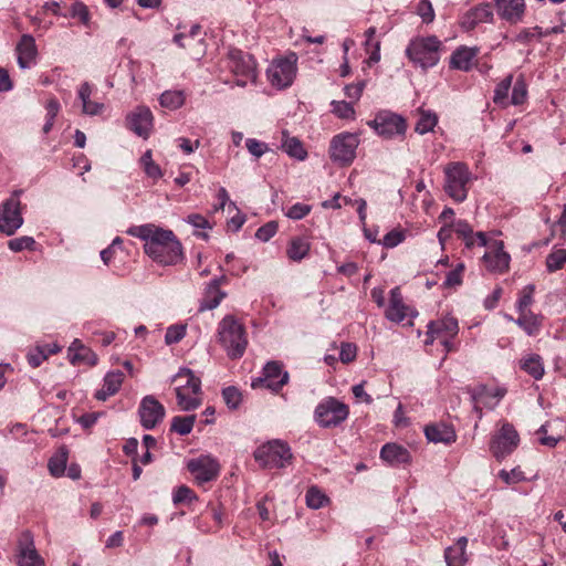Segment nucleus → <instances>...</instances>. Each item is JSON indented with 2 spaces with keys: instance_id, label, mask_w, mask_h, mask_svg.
I'll list each match as a JSON object with an SVG mask.
<instances>
[{
  "instance_id": "nucleus-61",
  "label": "nucleus",
  "mask_w": 566,
  "mask_h": 566,
  "mask_svg": "<svg viewBox=\"0 0 566 566\" xmlns=\"http://www.w3.org/2000/svg\"><path fill=\"white\" fill-rule=\"evenodd\" d=\"M357 348L354 344L344 343L340 347L339 359L345 363H352L356 358Z\"/></svg>"
},
{
  "instance_id": "nucleus-25",
  "label": "nucleus",
  "mask_w": 566,
  "mask_h": 566,
  "mask_svg": "<svg viewBox=\"0 0 566 566\" xmlns=\"http://www.w3.org/2000/svg\"><path fill=\"white\" fill-rule=\"evenodd\" d=\"M493 18L492 7L489 3H482L471 9L462 20V27L467 30H472L476 24L482 22H490Z\"/></svg>"
},
{
  "instance_id": "nucleus-31",
  "label": "nucleus",
  "mask_w": 566,
  "mask_h": 566,
  "mask_svg": "<svg viewBox=\"0 0 566 566\" xmlns=\"http://www.w3.org/2000/svg\"><path fill=\"white\" fill-rule=\"evenodd\" d=\"M468 545V538L460 537L453 546H450L444 552V558L448 566H463L468 558L465 555V548Z\"/></svg>"
},
{
  "instance_id": "nucleus-13",
  "label": "nucleus",
  "mask_w": 566,
  "mask_h": 566,
  "mask_svg": "<svg viewBox=\"0 0 566 566\" xmlns=\"http://www.w3.org/2000/svg\"><path fill=\"white\" fill-rule=\"evenodd\" d=\"M520 437L514 427L504 423L499 433L491 441V451L496 459H503L512 453L518 446Z\"/></svg>"
},
{
  "instance_id": "nucleus-64",
  "label": "nucleus",
  "mask_w": 566,
  "mask_h": 566,
  "mask_svg": "<svg viewBox=\"0 0 566 566\" xmlns=\"http://www.w3.org/2000/svg\"><path fill=\"white\" fill-rule=\"evenodd\" d=\"M72 14L74 18H78L80 21L84 24H87L90 19V13L87 7L82 2H76L72 7Z\"/></svg>"
},
{
  "instance_id": "nucleus-5",
  "label": "nucleus",
  "mask_w": 566,
  "mask_h": 566,
  "mask_svg": "<svg viewBox=\"0 0 566 566\" xmlns=\"http://www.w3.org/2000/svg\"><path fill=\"white\" fill-rule=\"evenodd\" d=\"M172 381L177 384L175 391L177 403L181 410H195L201 405V399H186L185 397L187 390H191L195 396L201 394V381L193 375L192 370L188 368L180 369Z\"/></svg>"
},
{
  "instance_id": "nucleus-39",
  "label": "nucleus",
  "mask_w": 566,
  "mask_h": 566,
  "mask_svg": "<svg viewBox=\"0 0 566 566\" xmlns=\"http://www.w3.org/2000/svg\"><path fill=\"white\" fill-rule=\"evenodd\" d=\"M196 416H176L171 420V431L177 432L180 436L189 434L193 428Z\"/></svg>"
},
{
  "instance_id": "nucleus-38",
  "label": "nucleus",
  "mask_w": 566,
  "mask_h": 566,
  "mask_svg": "<svg viewBox=\"0 0 566 566\" xmlns=\"http://www.w3.org/2000/svg\"><path fill=\"white\" fill-rule=\"evenodd\" d=\"M419 113L420 117L416 124V132L421 135L431 132L438 123L436 113L424 109H420Z\"/></svg>"
},
{
  "instance_id": "nucleus-30",
  "label": "nucleus",
  "mask_w": 566,
  "mask_h": 566,
  "mask_svg": "<svg viewBox=\"0 0 566 566\" xmlns=\"http://www.w3.org/2000/svg\"><path fill=\"white\" fill-rule=\"evenodd\" d=\"M478 54L476 48L461 46L455 50L451 56L450 65L453 69L469 71L473 64V60Z\"/></svg>"
},
{
  "instance_id": "nucleus-4",
  "label": "nucleus",
  "mask_w": 566,
  "mask_h": 566,
  "mask_svg": "<svg viewBox=\"0 0 566 566\" xmlns=\"http://www.w3.org/2000/svg\"><path fill=\"white\" fill-rule=\"evenodd\" d=\"M254 459L262 468L279 469L290 462L292 453L287 443L274 439L256 448Z\"/></svg>"
},
{
  "instance_id": "nucleus-35",
  "label": "nucleus",
  "mask_w": 566,
  "mask_h": 566,
  "mask_svg": "<svg viewBox=\"0 0 566 566\" xmlns=\"http://www.w3.org/2000/svg\"><path fill=\"white\" fill-rule=\"evenodd\" d=\"M74 349H77V352L75 354H73L71 357L72 364H75L78 361H84L91 366L96 365V363H97L96 354L93 353L91 349L84 347L77 339H75L72 343V345L70 347V352H72Z\"/></svg>"
},
{
  "instance_id": "nucleus-41",
  "label": "nucleus",
  "mask_w": 566,
  "mask_h": 566,
  "mask_svg": "<svg viewBox=\"0 0 566 566\" xmlns=\"http://www.w3.org/2000/svg\"><path fill=\"white\" fill-rule=\"evenodd\" d=\"M534 292L535 286L533 284H528L522 289L516 304L517 312L531 311L530 307L534 302Z\"/></svg>"
},
{
  "instance_id": "nucleus-47",
  "label": "nucleus",
  "mask_w": 566,
  "mask_h": 566,
  "mask_svg": "<svg viewBox=\"0 0 566 566\" xmlns=\"http://www.w3.org/2000/svg\"><path fill=\"white\" fill-rule=\"evenodd\" d=\"M566 263V250L560 249L548 254L546 265L548 271L554 272L563 268Z\"/></svg>"
},
{
  "instance_id": "nucleus-29",
  "label": "nucleus",
  "mask_w": 566,
  "mask_h": 566,
  "mask_svg": "<svg viewBox=\"0 0 566 566\" xmlns=\"http://www.w3.org/2000/svg\"><path fill=\"white\" fill-rule=\"evenodd\" d=\"M221 280L222 279H214L208 284L200 303V311L213 310L223 300L226 293L220 290Z\"/></svg>"
},
{
  "instance_id": "nucleus-59",
  "label": "nucleus",
  "mask_w": 566,
  "mask_h": 566,
  "mask_svg": "<svg viewBox=\"0 0 566 566\" xmlns=\"http://www.w3.org/2000/svg\"><path fill=\"white\" fill-rule=\"evenodd\" d=\"M467 248L472 249L474 247H485L486 237L484 232H472L467 238L462 239Z\"/></svg>"
},
{
  "instance_id": "nucleus-58",
  "label": "nucleus",
  "mask_w": 566,
  "mask_h": 566,
  "mask_svg": "<svg viewBox=\"0 0 566 566\" xmlns=\"http://www.w3.org/2000/svg\"><path fill=\"white\" fill-rule=\"evenodd\" d=\"M464 270V265L462 263L458 264V266L450 271L448 274H447V277H446V281H444V286L447 287H453V286H458L462 283V279H461V274Z\"/></svg>"
},
{
  "instance_id": "nucleus-22",
  "label": "nucleus",
  "mask_w": 566,
  "mask_h": 566,
  "mask_svg": "<svg viewBox=\"0 0 566 566\" xmlns=\"http://www.w3.org/2000/svg\"><path fill=\"white\" fill-rule=\"evenodd\" d=\"M497 14L511 22L516 23L522 20L525 11L524 0H494Z\"/></svg>"
},
{
  "instance_id": "nucleus-8",
  "label": "nucleus",
  "mask_w": 566,
  "mask_h": 566,
  "mask_svg": "<svg viewBox=\"0 0 566 566\" xmlns=\"http://www.w3.org/2000/svg\"><path fill=\"white\" fill-rule=\"evenodd\" d=\"M348 413L347 405L329 397L319 402L315 408V420L323 428L337 427L347 419Z\"/></svg>"
},
{
  "instance_id": "nucleus-10",
  "label": "nucleus",
  "mask_w": 566,
  "mask_h": 566,
  "mask_svg": "<svg viewBox=\"0 0 566 566\" xmlns=\"http://www.w3.org/2000/svg\"><path fill=\"white\" fill-rule=\"evenodd\" d=\"M368 125L373 127L379 136L386 139H390L397 135H405L407 129L403 117L389 111L379 112L373 120L368 122Z\"/></svg>"
},
{
  "instance_id": "nucleus-48",
  "label": "nucleus",
  "mask_w": 566,
  "mask_h": 566,
  "mask_svg": "<svg viewBox=\"0 0 566 566\" xmlns=\"http://www.w3.org/2000/svg\"><path fill=\"white\" fill-rule=\"evenodd\" d=\"M333 113L339 118L348 119L354 118L355 109L350 103L345 101L332 102Z\"/></svg>"
},
{
  "instance_id": "nucleus-26",
  "label": "nucleus",
  "mask_w": 566,
  "mask_h": 566,
  "mask_svg": "<svg viewBox=\"0 0 566 566\" xmlns=\"http://www.w3.org/2000/svg\"><path fill=\"white\" fill-rule=\"evenodd\" d=\"M124 381V374L119 370L109 371L104 378L102 389L97 390L95 398L105 401L108 397L114 396L122 387Z\"/></svg>"
},
{
  "instance_id": "nucleus-60",
  "label": "nucleus",
  "mask_w": 566,
  "mask_h": 566,
  "mask_svg": "<svg viewBox=\"0 0 566 566\" xmlns=\"http://www.w3.org/2000/svg\"><path fill=\"white\" fill-rule=\"evenodd\" d=\"M405 240V233L400 230H391L384 239L382 244L386 248H395Z\"/></svg>"
},
{
  "instance_id": "nucleus-52",
  "label": "nucleus",
  "mask_w": 566,
  "mask_h": 566,
  "mask_svg": "<svg viewBox=\"0 0 566 566\" xmlns=\"http://www.w3.org/2000/svg\"><path fill=\"white\" fill-rule=\"evenodd\" d=\"M245 147L249 153L256 158H260L269 150V147L265 143L255 138H248L245 142Z\"/></svg>"
},
{
  "instance_id": "nucleus-54",
  "label": "nucleus",
  "mask_w": 566,
  "mask_h": 566,
  "mask_svg": "<svg viewBox=\"0 0 566 566\" xmlns=\"http://www.w3.org/2000/svg\"><path fill=\"white\" fill-rule=\"evenodd\" d=\"M311 212V206L305 203L293 205L285 213V216L293 220H301Z\"/></svg>"
},
{
  "instance_id": "nucleus-45",
  "label": "nucleus",
  "mask_w": 566,
  "mask_h": 566,
  "mask_svg": "<svg viewBox=\"0 0 566 566\" xmlns=\"http://www.w3.org/2000/svg\"><path fill=\"white\" fill-rule=\"evenodd\" d=\"M486 396V387L485 386H479L472 391V401L474 402V411L478 413L479 419L482 418V409L480 405H483L485 407L492 408L494 403H489L485 401Z\"/></svg>"
},
{
  "instance_id": "nucleus-37",
  "label": "nucleus",
  "mask_w": 566,
  "mask_h": 566,
  "mask_svg": "<svg viewBox=\"0 0 566 566\" xmlns=\"http://www.w3.org/2000/svg\"><path fill=\"white\" fill-rule=\"evenodd\" d=\"M185 99L182 91H165L159 97V103L163 107L174 111L180 108Z\"/></svg>"
},
{
  "instance_id": "nucleus-32",
  "label": "nucleus",
  "mask_w": 566,
  "mask_h": 566,
  "mask_svg": "<svg viewBox=\"0 0 566 566\" xmlns=\"http://www.w3.org/2000/svg\"><path fill=\"white\" fill-rule=\"evenodd\" d=\"M281 148L293 158L304 160L307 151L304 149L302 143L296 137L289 136L287 132H282Z\"/></svg>"
},
{
  "instance_id": "nucleus-18",
  "label": "nucleus",
  "mask_w": 566,
  "mask_h": 566,
  "mask_svg": "<svg viewBox=\"0 0 566 566\" xmlns=\"http://www.w3.org/2000/svg\"><path fill=\"white\" fill-rule=\"evenodd\" d=\"M289 380V374L282 370V366L276 361H270L263 369V377L252 381V387H266L273 391H279Z\"/></svg>"
},
{
  "instance_id": "nucleus-19",
  "label": "nucleus",
  "mask_w": 566,
  "mask_h": 566,
  "mask_svg": "<svg viewBox=\"0 0 566 566\" xmlns=\"http://www.w3.org/2000/svg\"><path fill=\"white\" fill-rule=\"evenodd\" d=\"M411 310L403 303V298L399 287L390 291V300L385 317L394 323H401L406 317L411 315Z\"/></svg>"
},
{
  "instance_id": "nucleus-49",
  "label": "nucleus",
  "mask_w": 566,
  "mask_h": 566,
  "mask_svg": "<svg viewBox=\"0 0 566 566\" xmlns=\"http://www.w3.org/2000/svg\"><path fill=\"white\" fill-rule=\"evenodd\" d=\"M222 396L227 406L237 409L241 403V392L235 387H227L222 390Z\"/></svg>"
},
{
  "instance_id": "nucleus-50",
  "label": "nucleus",
  "mask_w": 566,
  "mask_h": 566,
  "mask_svg": "<svg viewBox=\"0 0 566 566\" xmlns=\"http://www.w3.org/2000/svg\"><path fill=\"white\" fill-rule=\"evenodd\" d=\"M186 335V327L184 325H172L167 328L165 342L167 345L180 342Z\"/></svg>"
},
{
  "instance_id": "nucleus-40",
  "label": "nucleus",
  "mask_w": 566,
  "mask_h": 566,
  "mask_svg": "<svg viewBox=\"0 0 566 566\" xmlns=\"http://www.w3.org/2000/svg\"><path fill=\"white\" fill-rule=\"evenodd\" d=\"M521 367L535 379H541L544 375V367L538 355H532L524 359Z\"/></svg>"
},
{
  "instance_id": "nucleus-14",
  "label": "nucleus",
  "mask_w": 566,
  "mask_h": 566,
  "mask_svg": "<svg viewBox=\"0 0 566 566\" xmlns=\"http://www.w3.org/2000/svg\"><path fill=\"white\" fill-rule=\"evenodd\" d=\"M138 415L142 427L150 430L164 420L166 409L154 396H145L139 403Z\"/></svg>"
},
{
  "instance_id": "nucleus-15",
  "label": "nucleus",
  "mask_w": 566,
  "mask_h": 566,
  "mask_svg": "<svg viewBox=\"0 0 566 566\" xmlns=\"http://www.w3.org/2000/svg\"><path fill=\"white\" fill-rule=\"evenodd\" d=\"M18 566H45L44 559L38 553L33 535L29 531L20 534L17 545Z\"/></svg>"
},
{
  "instance_id": "nucleus-55",
  "label": "nucleus",
  "mask_w": 566,
  "mask_h": 566,
  "mask_svg": "<svg viewBox=\"0 0 566 566\" xmlns=\"http://www.w3.org/2000/svg\"><path fill=\"white\" fill-rule=\"evenodd\" d=\"M277 231V223L274 222V221H271V222H268L266 224L262 226L261 228H259L255 232V237L263 241V242H266L269 241L272 237H274V234L276 233Z\"/></svg>"
},
{
  "instance_id": "nucleus-7",
  "label": "nucleus",
  "mask_w": 566,
  "mask_h": 566,
  "mask_svg": "<svg viewBox=\"0 0 566 566\" xmlns=\"http://www.w3.org/2000/svg\"><path fill=\"white\" fill-rule=\"evenodd\" d=\"M296 62L295 53L273 60L266 70V76L271 85L279 90L289 87L296 75Z\"/></svg>"
},
{
  "instance_id": "nucleus-46",
  "label": "nucleus",
  "mask_w": 566,
  "mask_h": 566,
  "mask_svg": "<svg viewBox=\"0 0 566 566\" xmlns=\"http://www.w3.org/2000/svg\"><path fill=\"white\" fill-rule=\"evenodd\" d=\"M8 247L13 252H20L23 250H34L35 241L32 237L23 235L20 238L11 239L8 242Z\"/></svg>"
},
{
  "instance_id": "nucleus-24",
  "label": "nucleus",
  "mask_w": 566,
  "mask_h": 566,
  "mask_svg": "<svg viewBox=\"0 0 566 566\" xmlns=\"http://www.w3.org/2000/svg\"><path fill=\"white\" fill-rule=\"evenodd\" d=\"M427 439L433 443L450 444L455 441L454 429L446 423H432L424 428Z\"/></svg>"
},
{
  "instance_id": "nucleus-51",
  "label": "nucleus",
  "mask_w": 566,
  "mask_h": 566,
  "mask_svg": "<svg viewBox=\"0 0 566 566\" xmlns=\"http://www.w3.org/2000/svg\"><path fill=\"white\" fill-rule=\"evenodd\" d=\"M512 80L513 76L509 75L501 83L497 84L494 91V103L499 104L504 102L511 88Z\"/></svg>"
},
{
  "instance_id": "nucleus-62",
  "label": "nucleus",
  "mask_w": 566,
  "mask_h": 566,
  "mask_svg": "<svg viewBox=\"0 0 566 566\" xmlns=\"http://www.w3.org/2000/svg\"><path fill=\"white\" fill-rule=\"evenodd\" d=\"M46 358L48 354L41 347H36L28 354V361L32 367H39Z\"/></svg>"
},
{
  "instance_id": "nucleus-6",
  "label": "nucleus",
  "mask_w": 566,
  "mask_h": 566,
  "mask_svg": "<svg viewBox=\"0 0 566 566\" xmlns=\"http://www.w3.org/2000/svg\"><path fill=\"white\" fill-rule=\"evenodd\" d=\"M447 193L455 201H464L468 196V184L471 172L462 163H451L444 168Z\"/></svg>"
},
{
  "instance_id": "nucleus-34",
  "label": "nucleus",
  "mask_w": 566,
  "mask_h": 566,
  "mask_svg": "<svg viewBox=\"0 0 566 566\" xmlns=\"http://www.w3.org/2000/svg\"><path fill=\"white\" fill-rule=\"evenodd\" d=\"M310 249L311 244L305 238L294 237L290 241L286 254L290 260L298 262L308 254Z\"/></svg>"
},
{
  "instance_id": "nucleus-42",
  "label": "nucleus",
  "mask_w": 566,
  "mask_h": 566,
  "mask_svg": "<svg viewBox=\"0 0 566 566\" xmlns=\"http://www.w3.org/2000/svg\"><path fill=\"white\" fill-rule=\"evenodd\" d=\"M199 30H200L199 25H192L188 34L177 33L174 36V42L184 49L190 48L192 44H198L200 42L197 39Z\"/></svg>"
},
{
  "instance_id": "nucleus-9",
  "label": "nucleus",
  "mask_w": 566,
  "mask_h": 566,
  "mask_svg": "<svg viewBox=\"0 0 566 566\" xmlns=\"http://www.w3.org/2000/svg\"><path fill=\"white\" fill-rule=\"evenodd\" d=\"M359 139L355 134L343 133L336 135L329 147L332 160L344 166L350 165L356 157Z\"/></svg>"
},
{
  "instance_id": "nucleus-44",
  "label": "nucleus",
  "mask_w": 566,
  "mask_h": 566,
  "mask_svg": "<svg viewBox=\"0 0 566 566\" xmlns=\"http://www.w3.org/2000/svg\"><path fill=\"white\" fill-rule=\"evenodd\" d=\"M305 497L307 506L314 510L323 507L328 501L327 496L317 488L308 489Z\"/></svg>"
},
{
  "instance_id": "nucleus-63",
  "label": "nucleus",
  "mask_w": 566,
  "mask_h": 566,
  "mask_svg": "<svg viewBox=\"0 0 566 566\" xmlns=\"http://www.w3.org/2000/svg\"><path fill=\"white\" fill-rule=\"evenodd\" d=\"M365 87V82L360 81L356 84H349L345 86V95L354 101H358Z\"/></svg>"
},
{
  "instance_id": "nucleus-1",
  "label": "nucleus",
  "mask_w": 566,
  "mask_h": 566,
  "mask_svg": "<svg viewBox=\"0 0 566 566\" xmlns=\"http://www.w3.org/2000/svg\"><path fill=\"white\" fill-rule=\"evenodd\" d=\"M127 233L145 242V253L156 263L174 265L184 259L182 245L171 230L147 223L132 227Z\"/></svg>"
},
{
  "instance_id": "nucleus-23",
  "label": "nucleus",
  "mask_w": 566,
  "mask_h": 566,
  "mask_svg": "<svg viewBox=\"0 0 566 566\" xmlns=\"http://www.w3.org/2000/svg\"><path fill=\"white\" fill-rule=\"evenodd\" d=\"M18 64L21 69L30 67L34 63L38 50L35 40L30 34H23L17 44Z\"/></svg>"
},
{
  "instance_id": "nucleus-43",
  "label": "nucleus",
  "mask_w": 566,
  "mask_h": 566,
  "mask_svg": "<svg viewBox=\"0 0 566 566\" xmlns=\"http://www.w3.org/2000/svg\"><path fill=\"white\" fill-rule=\"evenodd\" d=\"M527 97V85L525 83L524 77L521 75L515 81L512 91L511 103L513 105H521L526 101Z\"/></svg>"
},
{
  "instance_id": "nucleus-53",
  "label": "nucleus",
  "mask_w": 566,
  "mask_h": 566,
  "mask_svg": "<svg viewBox=\"0 0 566 566\" xmlns=\"http://www.w3.org/2000/svg\"><path fill=\"white\" fill-rule=\"evenodd\" d=\"M499 476L506 483V484H515L523 480H525L523 471H521L518 468H514L511 471L501 470L499 472Z\"/></svg>"
},
{
  "instance_id": "nucleus-17",
  "label": "nucleus",
  "mask_w": 566,
  "mask_h": 566,
  "mask_svg": "<svg viewBox=\"0 0 566 566\" xmlns=\"http://www.w3.org/2000/svg\"><path fill=\"white\" fill-rule=\"evenodd\" d=\"M459 333V324L457 318L444 316L442 318L431 321L428 324L426 345H431L434 340L453 338Z\"/></svg>"
},
{
  "instance_id": "nucleus-56",
  "label": "nucleus",
  "mask_w": 566,
  "mask_h": 566,
  "mask_svg": "<svg viewBox=\"0 0 566 566\" xmlns=\"http://www.w3.org/2000/svg\"><path fill=\"white\" fill-rule=\"evenodd\" d=\"M418 14L424 23H430L434 19V11L429 0H420L418 3Z\"/></svg>"
},
{
  "instance_id": "nucleus-11",
  "label": "nucleus",
  "mask_w": 566,
  "mask_h": 566,
  "mask_svg": "<svg viewBox=\"0 0 566 566\" xmlns=\"http://www.w3.org/2000/svg\"><path fill=\"white\" fill-rule=\"evenodd\" d=\"M22 224L21 202L13 195L0 206V232L12 235Z\"/></svg>"
},
{
  "instance_id": "nucleus-3",
  "label": "nucleus",
  "mask_w": 566,
  "mask_h": 566,
  "mask_svg": "<svg viewBox=\"0 0 566 566\" xmlns=\"http://www.w3.org/2000/svg\"><path fill=\"white\" fill-rule=\"evenodd\" d=\"M441 42L437 36L417 38L412 40L406 53L408 57L421 67H432L440 60Z\"/></svg>"
},
{
  "instance_id": "nucleus-27",
  "label": "nucleus",
  "mask_w": 566,
  "mask_h": 566,
  "mask_svg": "<svg viewBox=\"0 0 566 566\" xmlns=\"http://www.w3.org/2000/svg\"><path fill=\"white\" fill-rule=\"evenodd\" d=\"M380 458L390 465H399L410 461V453L399 444L387 443L381 448Z\"/></svg>"
},
{
  "instance_id": "nucleus-36",
  "label": "nucleus",
  "mask_w": 566,
  "mask_h": 566,
  "mask_svg": "<svg viewBox=\"0 0 566 566\" xmlns=\"http://www.w3.org/2000/svg\"><path fill=\"white\" fill-rule=\"evenodd\" d=\"M69 451L61 447L55 455L49 460V471L53 476H61L65 472Z\"/></svg>"
},
{
  "instance_id": "nucleus-16",
  "label": "nucleus",
  "mask_w": 566,
  "mask_h": 566,
  "mask_svg": "<svg viewBox=\"0 0 566 566\" xmlns=\"http://www.w3.org/2000/svg\"><path fill=\"white\" fill-rule=\"evenodd\" d=\"M187 468L200 484L214 480L220 471L218 461L209 455L191 459Z\"/></svg>"
},
{
  "instance_id": "nucleus-33",
  "label": "nucleus",
  "mask_w": 566,
  "mask_h": 566,
  "mask_svg": "<svg viewBox=\"0 0 566 566\" xmlns=\"http://www.w3.org/2000/svg\"><path fill=\"white\" fill-rule=\"evenodd\" d=\"M91 85L87 82L83 83L78 88V98L82 102L83 113L93 116L99 114L103 111L104 105L102 103L91 101Z\"/></svg>"
},
{
  "instance_id": "nucleus-21",
  "label": "nucleus",
  "mask_w": 566,
  "mask_h": 566,
  "mask_svg": "<svg viewBox=\"0 0 566 566\" xmlns=\"http://www.w3.org/2000/svg\"><path fill=\"white\" fill-rule=\"evenodd\" d=\"M503 249V242L495 241L492 249L483 255V260L489 270L504 272L509 269L511 258Z\"/></svg>"
},
{
  "instance_id": "nucleus-28",
  "label": "nucleus",
  "mask_w": 566,
  "mask_h": 566,
  "mask_svg": "<svg viewBox=\"0 0 566 566\" xmlns=\"http://www.w3.org/2000/svg\"><path fill=\"white\" fill-rule=\"evenodd\" d=\"M506 317L517 324L530 336L538 334L542 327V316L534 314L532 311L518 312L516 319L512 316Z\"/></svg>"
},
{
  "instance_id": "nucleus-20",
  "label": "nucleus",
  "mask_w": 566,
  "mask_h": 566,
  "mask_svg": "<svg viewBox=\"0 0 566 566\" xmlns=\"http://www.w3.org/2000/svg\"><path fill=\"white\" fill-rule=\"evenodd\" d=\"M127 122L134 133L146 138L153 126V114L148 107L139 106L127 117Z\"/></svg>"
},
{
  "instance_id": "nucleus-2",
  "label": "nucleus",
  "mask_w": 566,
  "mask_h": 566,
  "mask_svg": "<svg viewBox=\"0 0 566 566\" xmlns=\"http://www.w3.org/2000/svg\"><path fill=\"white\" fill-rule=\"evenodd\" d=\"M218 337L231 359L240 358L244 354L248 345L245 329L232 315H227L219 323Z\"/></svg>"
},
{
  "instance_id": "nucleus-57",
  "label": "nucleus",
  "mask_w": 566,
  "mask_h": 566,
  "mask_svg": "<svg viewBox=\"0 0 566 566\" xmlns=\"http://www.w3.org/2000/svg\"><path fill=\"white\" fill-rule=\"evenodd\" d=\"M193 499H196L193 491L186 485L178 486L172 496V501L175 504H180L186 501H191Z\"/></svg>"
},
{
  "instance_id": "nucleus-12",
  "label": "nucleus",
  "mask_w": 566,
  "mask_h": 566,
  "mask_svg": "<svg viewBox=\"0 0 566 566\" xmlns=\"http://www.w3.org/2000/svg\"><path fill=\"white\" fill-rule=\"evenodd\" d=\"M230 69L238 76L237 85L245 86L248 81L254 83L256 80L255 61L252 55L241 51L230 53Z\"/></svg>"
}]
</instances>
